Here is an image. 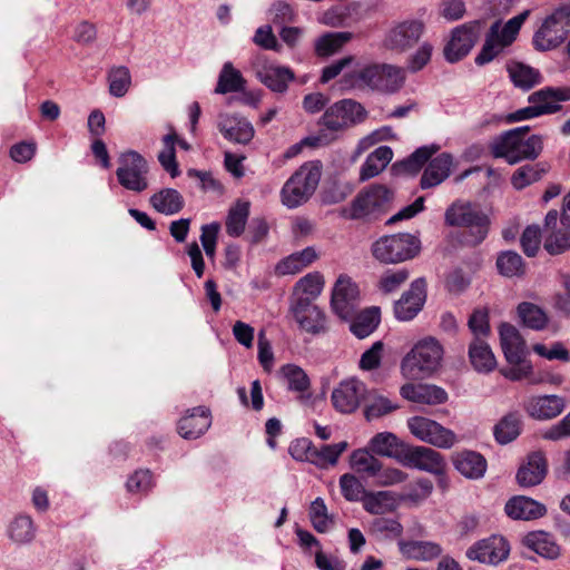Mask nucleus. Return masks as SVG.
Returning a JSON list of instances; mask_svg holds the SVG:
<instances>
[{
    "label": "nucleus",
    "mask_w": 570,
    "mask_h": 570,
    "mask_svg": "<svg viewBox=\"0 0 570 570\" xmlns=\"http://www.w3.org/2000/svg\"><path fill=\"white\" fill-rule=\"evenodd\" d=\"M116 176L119 184L127 190L141 193L148 188L149 171L146 159L135 150H128L119 156Z\"/></svg>",
    "instance_id": "nucleus-9"
},
{
    "label": "nucleus",
    "mask_w": 570,
    "mask_h": 570,
    "mask_svg": "<svg viewBox=\"0 0 570 570\" xmlns=\"http://www.w3.org/2000/svg\"><path fill=\"white\" fill-rule=\"evenodd\" d=\"M323 286V276L320 273H309L296 283L295 289L302 293L303 298L313 302L322 293Z\"/></svg>",
    "instance_id": "nucleus-54"
},
{
    "label": "nucleus",
    "mask_w": 570,
    "mask_h": 570,
    "mask_svg": "<svg viewBox=\"0 0 570 570\" xmlns=\"http://www.w3.org/2000/svg\"><path fill=\"white\" fill-rule=\"evenodd\" d=\"M217 128L223 137L233 144L247 145L255 136L250 121L236 114L219 115Z\"/></svg>",
    "instance_id": "nucleus-20"
},
{
    "label": "nucleus",
    "mask_w": 570,
    "mask_h": 570,
    "mask_svg": "<svg viewBox=\"0 0 570 570\" xmlns=\"http://www.w3.org/2000/svg\"><path fill=\"white\" fill-rule=\"evenodd\" d=\"M543 150V137L541 135H532L529 138L521 139L517 156L522 160H534Z\"/></svg>",
    "instance_id": "nucleus-60"
},
{
    "label": "nucleus",
    "mask_w": 570,
    "mask_h": 570,
    "mask_svg": "<svg viewBox=\"0 0 570 570\" xmlns=\"http://www.w3.org/2000/svg\"><path fill=\"white\" fill-rule=\"evenodd\" d=\"M444 219L449 226L466 227L471 237L468 242L472 245L482 243L489 233L488 215L479 206L469 202H454L445 210Z\"/></svg>",
    "instance_id": "nucleus-5"
},
{
    "label": "nucleus",
    "mask_w": 570,
    "mask_h": 570,
    "mask_svg": "<svg viewBox=\"0 0 570 570\" xmlns=\"http://www.w3.org/2000/svg\"><path fill=\"white\" fill-rule=\"evenodd\" d=\"M419 239L411 234L383 236L372 245L373 256L384 264H396L419 253Z\"/></svg>",
    "instance_id": "nucleus-8"
},
{
    "label": "nucleus",
    "mask_w": 570,
    "mask_h": 570,
    "mask_svg": "<svg viewBox=\"0 0 570 570\" xmlns=\"http://www.w3.org/2000/svg\"><path fill=\"white\" fill-rule=\"evenodd\" d=\"M570 33V1L562 3L548 16L534 32L533 46L539 51H548L564 42Z\"/></svg>",
    "instance_id": "nucleus-7"
},
{
    "label": "nucleus",
    "mask_w": 570,
    "mask_h": 570,
    "mask_svg": "<svg viewBox=\"0 0 570 570\" xmlns=\"http://www.w3.org/2000/svg\"><path fill=\"white\" fill-rule=\"evenodd\" d=\"M469 358L473 368L480 373H489L497 366L495 356L483 338H473L469 345Z\"/></svg>",
    "instance_id": "nucleus-32"
},
{
    "label": "nucleus",
    "mask_w": 570,
    "mask_h": 570,
    "mask_svg": "<svg viewBox=\"0 0 570 570\" xmlns=\"http://www.w3.org/2000/svg\"><path fill=\"white\" fill-rule=\"evenodd\" d=\"M505 513L514 520H534L547 513L546 507L524 495L511 498L504 507Z\"/></svg>",
    "instance_id": "nucleus-26"
},
{
    "label": "nucleus",
    "mask_w": 570,
    "mask_h": 570,
    "mask_svg": "<svg viewBox=\"0 0 570 570\" xmlns=\"http://www.w3.org/2000/svg\"><path fill=\"white\" fill-rule=\"evenodd\" d=\"M501 347L510 364H519L525 358V342L511 324L502 323L499 328Z\"/></svg>",
    "instance_id": "nucleus-23"
},
{
    "label": "nucleus",
    "mask_w": 570,
    "mask_h": 570,
    "mask_svg": "<svg viewBox=\"0 0 570 570\" xmlns=\"http://www.w3.org/2000/svg\"><path fill=\"white\" fill-rule=\"evenodd\" d=\"M362 504L366 512L376 515L393 512L397 508L395 494L391 491H368L363 498Z\"/></svg>",
    "instance_id": "nucleus-37"
},
{
    "label": "nucleus",
    "mask_w": 570,
    "mask_h": 570,
    "mask_svg": "<svg viewBox=\"0 0 570 570\" xmlns=\"http://www.w3.org/2000/svg\"><path fill=\"white\" fill-rule=\"evenodd\" d=\"M351 332L358 338H365L371 335L380 323L379 308L373 307L355 314L351 318Z\"/></svg>",
    "instance_id": "nucleus-45"
},
{
    "label": "nucleus",
    "mask_w": 570,
    "mask_h": 570,
    "mask_svg": "<svg viewBox=\"0 0 570 570\" xmlns=\"http://www.w3.org/2000/svg\"><path fill=\"white\" fill-rule=\"evenodd\" d=\"M109 92L111 96L120 98L124 97L130 85V71L125 66L112 67L108 72Z\"/></svg>",
    "instance_id": "nucleus-52"
},
{
    "label": "nucleus",
    "mask_w": 570,
    "mask_h": 570,
    "mask_svg": "<svg viewBox=\"0 0 570 570\" xmlns=\"http://www.w3.org/2000/svg\"><path fill=\"white\" fill-rule=\"evenodd\" d=\"M256 77L262 83L274 92L283 94L287 90L288 83L294 80V72L282 66H263L256 70Z\"/></svg>",
    "instance_id": "nucleus-29"
},
{
    "label": "nucleus",
    "mask_w": 570,
    "mask_h": 570,
    "mask_svg": "<svg viewBox=\"0 0 570 570\" xmlns=\"http://www.w3.org/2000/svg\"><path fill=\"white\" fill-rule=\"evenodd\" d=\"M439 150V146H423L417 148L406 159L393 165V169L397 173L416 174L425 165V163Z\"/></svg>",
    "instance_id": "nucleus-42"
},
{
    "label": "nucleus",
    "mask_w": 570,
    "mask_h": 570,
    "mask_svg": "<svg viewBox=\"0 0 570 570\" xmlns=\"http://www.w3.org/2000/svg\"><path fill=\"white\" fill-rule=\"evenodd\" d=\"M426 299V282L417 278L411 283L410 288L404 292L394 304V315L399 321H411L422 309Z\"/></svg>",
    "instance_id": "nucleus-18"
},
{
    "label": "nucleus",
    "mask_w": 570,
    "mask_h": 570,
    "mask_svg": "<svg viewBox=\"0 0 570 570\" xmlns=\"http://www.w3.org/2000/svg\"><path fill=\"white\" fill-rule=\"evenodd\" d=\"M547 474V461L542 453L533 452L528 455L527 462L517 473V481L521 487L540 484Z\"/></svg>",
    "instance_id": "nucleus-28"
},
{
    "label": "nucleus",
    "mask_w": 570,
    "mask_h": 570,
    "mask_svg": "<svg viewBox=\"0 0 570 570\" xmlns=\"http://www.w3.org/2000/svg\"><path fill=\"white\" fill-rule=\"evenodd\" d=\"M350 463L352 469L361 473H366L370 476L376 475L382 469V463L366 449H357L353 451L350 458Z\"/></svg>",
    "instance_id": "nucleus-49"
},
{
    "label": "nucleus",
    "mask_w": 570,
    "mask_h": 570,
    "mask_svg": "<svg viewBox=\"0 0 570 570\" xmlns=\"http://www.w3.org/2000/svg\"><path fill=\"white\" fill-rule=\"evenodd\" d=\"M547 163L527 164L519 167L511 177V184L517 190L539 181L549 170Z\"/></svg>",
    "instance_id": "nucleus-39"
},
{
    "label": "nucleus",
    "mask_w": 570,
    "mask_h": 570,
    "mask_svg": "<svg viewBox=\"0 0 570 570\" xmlns=\"http://www.w3.org/2000/svg\"><path fill=\"white\" fill-rule=\"evenodd\" d=\"M485 28V19L469 21L454 28L452 37L444 48L445 59L454 63L464 58L479 41Z\"/></svg>",
    "instance_id": "nucleus-10"
},
{
    "label": "nucleus",
    "mask_w": 570,
    "mask_h": 570,
    "mask_svg": "<svg viewBox=\"0 0 570 570\" xmlns=\"http://www.w3.org/2000/svg\"><path fill=\"white\" fill-rule=\"evenodd\" d=\"M521 419L517 413L505 415L494 429V435L499 443L507 444L520 434Z\"/></svg>",
    "instance_id": "nucleus-50"
},
{
    "label": "nucleus",
    "mask_w": 570,
    "mask_h": 570,
    "mask_svg": "<svg viewBox=\"0 0 570 570\" xmlns=\"http://www.w3.org/2000/svg\"><path fill=\"white\" fill-rule=\"evenodd\" d=\"M358 289L350 277L341 275L332 292L331 306L342 320L348 321L357 311Z\"/></svg>",
    "instance_id": "nucleus-15"
},
{
    "label": "nucleus",
    "mask_w": 570,
    "mask_h": 570,
    "mask_svg": "<svg viewBox=\"0 0 570 570\" xmlns=\"http://www.w3.org/2000/svg\"><path fill=\"white\" fill-rule=\"evenodd\" d=\"M570 100V87H546L531 94L529 104L542 110V115H551L561 110L560 102Z\"/></svg>",
    "instance_id": "nucleus-21"
},
{
    "label": "nucleus",
    "mask_w": 570,
    "mask_h": 570,
    "mask_svg": "<svg viewBox=\"0 0 570 570\" xmlns=\"http://www.w3.org/2000/svg\"><path fill=\"white\" fill-rule=\"evenodd\" d=\"M401 395L414 403L436 405L442 404L446 401V392L436 386L430 384H404L400 390Z\"/></svg>",
    "instance_id": "nucleus-25"
},
{
    "label": "nucleus",
    "mask_w": 570,
    "mask_h": 570,
    "mask_svg": "<svg viewBox=\"0 0 570 570\" xmlns=\"http://www.w3.org/2000/svg\"><path fill=\"white\" fill-rule=\"evenodd\" d=\"M210 412L204 406L194 407L178 422V433L187 440H194L204 434L210 426Z\"/></svg>",
    "instance_id": "nucleus-24"
},
{
    "label": "nucleus",
    "mask_w": 570,
    "mask_h": 570,
    "mask_svg": "<svg viewBox=\"0 0 570 570\" xmlns=\"http://www.w3.org/2000/svg\"><path fill=\"white\" fill-rule=\"evenodd\" d=\"M566 409V401L559 395L532 396L525 403L527 413L535 420H551Z\"/></svg>",
    "instance_id": "nucleus-22"
},
{
    "label": "nucleus",
    "mask_w": 570,
    "mask_h": 570,
    "mask_svg": "<svg viewBox=\"0 0 570 570\" xmlns=\"http://www.w3.org/2000/svg\"><path fill=\"white\" fill-rule=\"evenodd\" d=\"M443 348L434 337L419 341L404 356L401 370L404 376L420 379L434 372L441 363Z\"/></svg>",
    "instance_id": "nucleus-4"
},
{
    "label": "nucleus",
    "mask_w": 570,
    "mask_h": 570,
    "mask_svg": "<svg viewBox=\"0 0 570 570\" xmlns=\"http://www.w3.org/2000/svg\"><path fill=\"white\" fill-rule=\"evenodd\" d=\"M409 276L410 273L406 268L386 271L380 279L379 287L386 294L392 293L403 285L407 281Z\"/></svg>",
    "instance_id": "nucleus-61"
},
{
    "label": "nucleus",
    "mask_w": 570,
    "mask_h": 570,
    "mask_svg": "<svg viewBox=\"0 0 570 570\" xmlns=\"http://www.w3.org/2000/svg\"><path fill=\"white\" fill-rule=\"evenodd\" d=\"M367 117L366 109L353 99H342L326 109L321 124L330 131H342L351 126L363 122Z\"/></svg>",
    "instance_id": "nucleus-11"
},
{
    "label": "nucleus",
    "mask_w": 570,
    "mask_h": 570,
    "mask_svg": "<svg viewBox=\"0 0 570 570\" xmlns=\"http://www.w3.org/2000/svg\"><path fill=\"white\" fill-rule=\"evenodd\" d=\"M518 314L522 323L535 331L544 328L548 322L546 313L537 305L523 302L518 306Z\"/></svg>",
    "instance_id": "nucleus-51"
},
{
    "label": "nucleus",
    "mask_w": 570,
    "mask_h": 570,
    "mask_svg": "<svg viewBox=\"0 0 570 570\" xmlns=\"http://www.w3.org/2000/svg\"><path fill=\"white\" fill-rule=\"evenodd\" d=\"M406 445V443L400 441L392 432L377 433L368 443V448L374 454L395 459L399 463L403 455V446Z\"/></svg>",
    "instance_id": "nucleus-31"
},
{
    "label": "nucleus",
    "mask_w": 570,
    "mask_h": 570,
    "mask_svg": "<svg viewBox=\"0 0 570 570\" xmlns=\"http://www.w3.org/2000/svg\"><path fill=\"white\" fill-rule=\"evenodd\" d=\"M8 533L16 543L31 542L36 535V528L31 517L27 514L17 515L10 523Z\"/></svg>",
    "instance_id": "nucleus-47"
},
{
    "label": "nucleus",
    "mask_w": 570,
    "mask_h": 570,
    "mask_svg": "<svg viewBox=\"0 0 570 570\" xmlns=\"http://www.w3.org/2000/svg\"><path fill=\"white\" fill-rule=\"evenodd\" d=\"M282 373L287 381L289 390L305 393L309 389V379L299 366L287 364L282 367Z\"/></svg>",
    "instance_id": "nucleus-56"
},
{
    "label": "nucleus",
    "mask_w": 570,
    "mask_h": 570,
    "mask_svg": "<svg viewBox=\"0 0 570 570\" xmlns=\"http://www.w3.org/2000/svg\"><path fill=\"white\" fill-rule=\"evenodd\" d=\"M392 200L391 189L374 184L358 193L343 215L348 219L376 220L390 210Z\"/></svg>",
    "instance_id": "nucleus-3"
},
{
    "label": "nucleus",
    "mask_w": 570,
    "mask_h": 570,
    "mask_svg": "<svg viewBox=\"0 0 570 570\" xmlns=\"http://www.w3.org/2000/svg\"><path fill=\"white\" fill-rule=\"evenodd\" d=\"M371 529L375 533L392 534L393 537H400L403 531V527L399 521L382 517L372 521Z\"/></svg>",
    "instance_id": "nucleus-64"
},
{
    "label": "nucleus",
    "mask_w": 570,
    "mask_h": 570,
    "mask_svg": "<svg viewBox=\"0 0 570 570\" xmlns=\"http://www.w3.org/2000/svg\"><path fill=\"white\" fill-rule=\"evenodd\" d=\"M348 32H330L315 41V52L320 57H328L337 52L348 40Z\"/></svg>",
    "instance_id": "nucleus-48"
},
{
    "label": "nucleus",
    "mask_w": 570,
    "mask_h": 570,
    "mask_svg": "<svg viewBox=\"0 0 570 570\" xmlns=\"http://www.w3.org/2000/svg\"><path fill=\"white\" fill-rule=\"evenodd\" d=\"M347 448L348 443L346 441H342L335 444H325L321 448L314 445V450H312L311 463L321 469L333 466L337 463L338 458L344 451H346Z\"/></svg>",
    "instance_id": "nucleus-44"
},
{
    "label": "nucleus",
    "mask_w": 570,
    "mask_h": 570,
    "mask_svg": "<svg viewBox=\"0 0 570 570\" xmlns=\"http://www.w3.org/2000/svg\"><path fill=\"white\" fill-rule=\"evenodd\" d=\"M357 88H368L381 94L392 95L401 90L406 79L402 67L390 63H371L350 75Z\"/></svg>",
    "instance_id": "nucleus-1"
},
{
    "label": "nucleus",
    "mask_w": 570,
    "mask_h": 570,
    "mask_svg": "<svg viewBox=\"0 0 570 570\" xmlns=\"http://www.w3.org/2000/svg\"><path fill=\"white\" fill-rule=\"evenodd\" d=\"M402 465L417 469L435 475L444 473L446 464L443 456L435 450L421 445L403 446Z\"/></svg>",
    "instance_id": "nucleus-14"
},
{
    "label": "nucleus",
    "mask_w": 570,
    "mask_h": 570,
    "mask_svg": "<svg viewBox=\"0 0 570 570\" xmlns=\"http://www.w3.org/2000/svg\"><path fill=\"white\" fill-rule=\"evenodd\" d=\"M454 468L468 479H480L487 471V460L482 454L471 450L455 452L452 456Z\"/></svg>",
    "instance_id": "nucleus-27"
},
{
    "label": "nucleus",
    "mask_w": 570,
    "mask_h": 570,
    "mask_svg": "<svg viewBox=\"0 0 570 570\" xmlns=\"http://www.w3.org/2000/svg\"><path fill=\"white\" fill-rule=\"evenodd\" d=\"M508 72L514 86L522 90H530L541 81V75L538 70L521 62L508 65Z\"/></svg>",
    "instance_id": "nucleus-43"
},
{
    "label": "nucleus",
    "mask_w": 570,
    "mask_h": 570,
    "mask_svg": "<svg viewBox=\"0 0 570 570\" xmlns=\"http://www.w3.org/2000/svg\"><path fill=\"white\" fill-rule=\"evenodd\" d=\"M524 544L539 556L556 560L561 554L560 546L550 533L543 531L530 532L524 538Z\"/></svg>",
    "instance_id": "nucleus-33"
},
{
    "label": "nucleus",
    "mask_w": 570,
    "mask_h": 570,
    "mask_svg": "<svg viewBox=\"0 0 570 570\" xmlns=\"http://www.w3.org/2000/svg\"><path fill=\"white\" fill-rule=\"evenodd\" d=\"M544 249L551 255H559L570 248V232L551 230L544 234Z\"/></svg>",
    "instance_id": "nucleus-58"
},
{
    "label": "nucleus",
    "mask_w": 570,
    "mask_h": 570,
    "mask_svg": "<svg viewBox=\"0 0 570 570\" xmlns=\"http://www.w3.org/2000/svg\"><path fill=\"white\" fill-rule=\"evenodd\" d=\"M393 151L389 146H381L372 151L360 170V179L368 180L377 176L392 160Z\"/></svg>",
    "instance_id": "nucleus-36"
},
{
    "label": "nucleus",
    "mask_w": 570,
    "mask_h": 570,
    "mask_svg": "<svg viewBox=\"0 0 570 570\" xmlns=\"http://www.w3.org/2000/svg\"><path fill=\"white\" fill-rule=\"evenodd\" d=\"M407 426L416 439L441 449H450L456 442L454 432L428 417H411Z\"/></svg>",
    "instance_id": "nucleus-13"
},
{
    "label": "nucleus",
    "mask_w": 570,
    "mask_h": 570,
    "mask_svg": "<svg viewBox=\"0 0 570 570\" xmlns=\"http://www.w3.org/2000/svg\"><path fill=\"white\" fill-rule=\"evenodd\" d=\"M150 205L164 215H174L179 213L184 206L185 200L181 194L174 188H164L155 193L150 199Z\"/></svg>",
    "instance_id": "nucleus-35"
},
{
    "label": "nucleus",
    "mask_w": 570,
    "mask_h": 570,
    "mask_svg": "<svg viewBox=\"0 0 570 570\" xmlns=\"http://www.w3.org/2000/svg\"><path fill=\"white\" fill-rule=\"evenodd\" d=\"M521 138L517 136L515 130H508L497 137L492 145V155L497 158H504L510 165L520 163V157L517 156Z\"/></svg>",
    "instance_id": "nucleus-34"
},
{
    "label": "nucleus",
    "mask_w": 570,
    "mask_h": 570,
    "mask_svg": "<svg viewBox=\"0 0 570 570\" xmlns=\"http://www.w3.org/2000/svg\"><path fill=\"white\" fill-rule=\"evenodd\" d=\"M246 80L242 73L234 68L232 62H225L215 88L216 94L225 95L238 92L245 89Z\"/></svg>",
    "instance_id": "nucleus-41"
},
{
    "label": "nucleus",
    "mask_w": 570,
    "mask_h": 570,
    "mask_svg": "<svg viewBox=\"0 0 570 570\" xmlns=\"http://www.w3.org/2000/svg\"><path fill=\"white\" fill-rule=\"evenodd\" d=\"M400 551L409 559L429 561L442 553V548L431 541H401Z\"/></svg>",
    "instance_id": "nucleus-38"
},
{
    "label": "nucleus",
    "mask_w": 570,
    "mask_h": 570,
    "mask_svg": "<svg viewBox=\"0 0 570 570\" xmlns=\"http://www.w3.org/2000/svg\"><path fill=\"white\" fill-rule=\"evenodd\" d=\"M322 176L320 161L302 165L284 184L281 190L282 203L287 208H296L306 203L315 193Z\"/></svg>",
    "instance_id": "nucleus-2"
},
{
    "label": "nucleus",
    "mask_w": 570,
    "mask_h": 570,
    "mask_svg": "<svg viewBox=\"0 0 570 570\" xmlns=\"http://www.w3.org/2000/svg\"><path fill=\"white\" fill-rule=\"evenodd\" d=\"M384 344L381 341L375 342L366 350L360 360V367L364 371L377 368L381 364Z\"/></svg>",
    "instance_id": "nucleus-63"
},
{
    "label": "nucleus",
    "mask_w": 570,
    "mask_h": 570,
    "mask_svg": "<svg viewBox=\"0 0 570 570\" xmlns=\"http://www.w3.org/2000/svg\"><path fill=\"white\" fill-rule=\"evenodd\" d=\"M529 14L530 10H524L508 20L503 27H501V22L499 20L494 21L485 36V41L481 51L475 57V63L482 66L490 62L498 56L502 48L511 45L515 40L521 26L524 23Z\"/></svg>",
    "instance_id": "nucleus-6"
},
{
    "label": "nucleus",
    "mask_w": 570,
    "mask_h": 570,
    "mask_svg": "<svg viewBox=\"0 0 570 570\" xmlns=\"http://www.w3.org/2000/svg\"><path fill=\"white\" fill-rule=\"evenodd\" d=\"M316 257L315 249L306 247L282 259L276 266V272L281 275L296 274L312 264Z\"/></svg>",
    "instance_id": "nucleus-40"
},
{
    "label": "nucleus",
    "mask_w": 570,
    "mask_h": 570,
    "mask_svg": "<svg viewBox=\"0 0 570 570\" xmlns=\"http://www.w3.org/2000/svg\"><path fill=\"white\" fill-rule=\"evenodd\" d=\"M521 246L524 254L529 257L535 256L541 243V230L538 225L528 226L521 236Z\"/></svg>",
    "instance_id": "nucleus-62"
},
{
    "label": "nucleus",
    "mask_w": 570,
    "mask_h": 570,
    "mask_svg": "<svg viewBox=\"0 0 570 570\" xmlns=\"http://www.w3.org/2000/svg\"><path fill=\"white\" fill-rule=\"evenodd\" d=\"M509 554V544L503 537L492 535L474 543L466 551L470 560L481 563L498 564L507 559Z\"/></svg>",
    "instance_id": "nucleus-19"
},
{
    "label": "nucleus",
    "mask_w": 570,
    "mask_h": 570,
    "mask_svg": "<svg viewBox=\"0 0 570 570\" xmlns=\"http://www.w3.org/2000/svg\"><path fill=\"white\" fill-rule=\"evenodd\" d=\"M340 487L343 497L351 502L362 501L368 492L362 482L353 474L345 473L340 478Z\"/></svg>",
    "instance_id": "nucleus-57"
},
{
    "label": "nucleus",
    "mask_w": 570,
    "mask_h": 570,
    "mask_svg": "<svg viewBox=\"0 0 570 570\" xmlns=\"http://www.w3.org/2000/svg\"><path fill=\"white\" fill-rule=\"evenodd\" d=\"M291 312L299 327L307 333L318 334L326 328L324 313L318 306L303 296H296L291 304Z\"/></svg>",
    "instance_id": "nucleus-17"
},
{
    "label": "nucleus",
    "mask_w": 570,
    "mask_h": 570,
    "mask_svg": "<svg viewBox=\"0 0 570 570\" xmlns=\"http://www.w3.org/2000/svg\"><path fill=\"white\" fill-rule=\"evenodd\" d=\"M249 216V203L238 200L228 212L226 232L229 236L238 237L244 230Z\"/></svg>",
    "instance_id": "nucleus-46"
},
{
    "label": "nucleus",
    "mask_w": 570,
    "mask_h": 570,
    "mask_svg": "<svg viewBox=\"0 0 570 570\" xmlns=\"http://www.w3.org/2000/svg\"><path fill=\"white\" fill-rule=\"evenodd\" d=\"M424 32L425 24L420 19L397 21L386 31L383 46L395 52H405L419 43Z\"/></svg>",
    "instance_id": "nucleus-12"
},
{
    "label": "nucleus",
    "mask_w": 570,
    "mask_h": 570,
    "mask_svg": "<svg viewBox=\"0 0 570 570\" xmlns=\"http://www.w3.org/2000/svg\"><path fill=\"white\" fill-rule=\"evenodd\" d=\"M468 326L472 332L474 338L488 337L491 333L489 323V309L487 307H479L473 311L468 321Z\"/></svg>",
    "instance_id": "nucleus-59"
},
{
    "label": "nucleus",
    "mask_w": 570,
    "mask_h": 570,
    "mask_svg": "<svg viewBox=\"0 0 570 570\" xmlns=\"http://www.w3.org/2000/svg\"><path fill=\"white\" fill-rule=\"evenodd\" d=\"M452 160V156L448 153L433 158L421 177V187L431 188L445 180L451 173Z\"/></svg>",
    "instance_id": "nucleus-30"
},
{
    "label": "nucleus",
    "mask_w": 570,
    "mask_h": 570,
    "mask_svg": "<svg viewBox=\"0 0 570 570\" xmlns=\"http://www.w3.org/2000/svg\"><path fill=\"white\" fill-rule=\"evenodd\" d=\"M366 394L365 384L355 379L342 381L332 392L333 406L341 413H353L364 400Z\"/></svg>",
    "instance_id": "nucleus-16"
},
{
    "label": "nucleus",
    "mask_w": 570,
    "mask_h": 570,
    "mask_svg": "<svg viewBox=\"0 0 570 570\" xmlns=\"http://www.w3.org/2000/svg\"><path fill=\"white\" fill-rule=\"evenodd\" d=\"M309 519L314 529L320 533H325L330 530L333 521L327 513V508L323 499H315L309 508Z\"/></svg>",
    "instance_id": "nucleus-55"
},
{
    "label": "nucleus",
    "mask_w": 570,
    "mask_h": 570,
    "mask_svg": "<svg viewBox=\"0 0 570 570\" xmlns=\"http://www.w3.org/2000/svg\"><path fill=\"white\" fill-rule=\"evenodd\" d=\"M497 267L499 273L505 277L519 276L524 273L522 257L512 250L503 252L498 256Z\"/></svg>",
    "instance_id": "nucleus-53"
}]
</instances>
